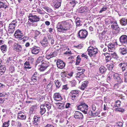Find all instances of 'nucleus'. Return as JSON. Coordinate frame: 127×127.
I'll use <instances>...</instances> for the list:
<instances>
[{
	"mask_svg": "<svg viewBox=\"0 0 127 127\" xmlns=\"http://www.w3.org/2000/svg\"><path fill=\"white\" fill-rule=\"evenodd\" d=\"M70 20H66L59 22L56 25L58 31L63 33H66L71 30L72 25Z\"/></svg>",
	"mask_w": 127,
	"mask_h": 127,
	"instance_id": "1",
	"label": "nucleus"
},
{
	"mask_svg": "<svg viewBox=\"0 0 127 127\" xmlns=\"http://www.w3.org/2000/svg\"><path fill=\"white\" fill-rule=\"evenodd\" d=\"M17 22L15 20H13L9 25L8 32L10 34L13 33L15 31V28L16 26Z\"/></svg>",
	"mask_w": 127,
	"mask_h": 127,
	"instance_id": "2",
	"label": "nucleus"
},
{
	"mask_svg": "<svg viewBox=\"0 0 127 127\" xmlns=\"http://www.w3.org/2000/svg\"><path fill=\"white\" fill-rule=\"evenodd\" d=\"M97 49L94 48L93 46H90L87 49L88 54L90 57L95 56L97 52Z\"/></svg>",
	"mask_w": 127,
	"mask_h": 127,
	"instance_id": "3",
	"label": "nucleus"
},
{
	"mask_svg": "<svg viewBox=\"0 0 127 127\" xmlns=\"http://www.w3.org/2000/svg\"><path fill=\"white\" fill-rule=\"evenodd\" d=\"M77 107L78 110L82 111L85 114H87L88 106L86 104L84 103H81Z\"/></svg>",
	"mask_w": 127,
	"mask_h": 127,
	"instance_id": "4",
	"label": "nucleus"
},
{
	"mask_svg": "<svg viewBox=\"0 0 127 127\" xmlns=\"http://www.w3.org/2000/svg\"><path fill=\"white\" fill-rule=\"evenodd\" d=\"M49 65V63L48 62L44 61L40 65H38V69L41 71H44L46 69Z\"/></svg>",
	"mask_w": 127,
	"mask_h": 127,
	"instance_id": "5",
	"label": "nucleus"
},
{
	"mask_svg": "<svg viewBox=\"0 0 127 127\" xmlns=\"http://www.w3.org/2000/svg\"><path fill=\"white\" fill-rule=\"evenodd\" d=\"M88 34V32L86 30H80L78 34V36L81 39H85Z\"/></svg>",
	"mask_w": 127,
	"mask_h": 127,
	"instance_id": "6",
	"label": "nucleus"
},
{
	"mask_svg": "<svg viewBox=\"0 0 127 127\" xmlns=\"http://www.w3.org/2000/svg\"><path fill=\"white\" fill-rule=\"evenodd\" d=\"M8 4L5 0H0V8L5 9L8 7Z\"/></svg>",
	"mask_w": 127,
	"mask_h": 127,
	"instance_id": "7",
	"label": "nucleus"
},
{
	"mask_svg": "<svg viewBox=\"0 0 127 127\" xmlns=\"http://www.w3.org/2000/svg\"><path fill=\"white\" fill-rule=\"evenodd\" d=\"M57 65L58 68L62 69L64 67L65 65V64L62 60H58L57 62Z\"/></svg>",
	"mask_w": 127,
	"mask_h": 127,
	"instance_id": "8",
	"label": "nucleus"
},
{
	"mask_svg": "<svg viewBox=\"0 0 127 127\" xmlns=\"http://www.w3.org/2000/svg\"><path fill=\"white\" fill-rule=\"evenodd\" d=\"M120 42L123 44H125L127 43V36L125 35H123L119 38Z\"/></svg>",
	"mask_w": 127,
	"mask_h": 127,
	"instance_id": "9",
	"label": "nucleus"
},
{
	"mask_svg": "<svg viewBox=\"0 0 127 127\" xmlns=\"http://www.w3.org/2000/svg\"><path fill=\"white\" fill-rule=\"evenodd\" d=\"M14 35L16 38H21L24 36V34L20 30H17L15 32Z\"/></svg>",
	"mask_w": 127,
	"mask_h": 127,
	"instance_id": "10",
	"label": "nucleus"
},
{
	"mask_svg": "<svg viewBox=\"0 0 127 127\" xmlns=\"http://www.w3.org/2000/svg\"><path fill=\"white\" fill-rule=\"evenodd\" d=\"M127 66V62L126 61L121 62L118 65V66L120 67L123 72L124 71L126 70V68Z\"/></svg>",
	"mask_w": 127,
	"mask_h": 127,
	"instance_id": "11",
	"label": "nucleus"
},
{
	"mask_svg": "<svg viewBox=\"0 0 127 127\" xmlns=\"http://www.w3.org/2000/svg\"><path fill=\"white\" fill-rule=\"evenodd\" d=\"M74 117L76 119L81 120L83 119V114L80 112L76 111L74 114Z\"/></svg>",
	"mask_w": 127,
	"mask_h": 127,
	"instance_id": "12",
	"label": "nucleus"
},
{
	"mask_svg": "<svg viewBox=\"0 0 127 127\" xmlns=\"http://www.w3.org/2000/svg\"><path fill=\"white\" fill-rule=\"evenodd\" d=\"M84 76L83 73H77L76 74L75 77L79 81V83L82 80Z\"/></svg>",
	"mask_w": 127,
	"mask_h": 127,
	"instance_id": "13",
	"label": "nucleus"
},
{
	"mask_svg": "<svg viewBox=\"0 0 127 127\" xmlns=\"http://www.w3.org/2000/svg\"><path fill=\"white\" fill-rule=\"evenodd\" d=\"M53 98L55 100L57 101H61L63 99L60 94L58 93H56L54 94Z\"/></svg>",
	"mask_w": 127,
	"mask_h": 127,
	"instance_id": "14",
	"label": "nucleus"
},
{
	"mask_svg": "<svg viewBox=\"0 0 127 127\" xmlns=\"http://www.w3.org/2000/svg\"><path fill=\"white\" fill-rule=\"evenodd\" d=\"M119 51L121 54L124 55L127 53V49L125 48L121 47L119 49Z\"/></svg>",
	"mask_w": 127,
	"mask_h": 127,
	"instance_id": "15",
	"label": "nucleus"
},
{
	"mask_svg": "<svg viewBox=\"0 0 127 127\" xmlns=\"http://www.w3.org/2000/svg\"><path fill=\"white\" fill-rule=\"evenodd\" d=\"M43 61V58L42 57H40L37 58L36 61L35 62V66L38 64V65H40Z\"/></svg>",
	"mask_w": 127,
	"mask_h": 127,
	"instance_id": "16",
	"label": "nucleus"
},
{
	"mask_svg": "<svg viewBox=\"0 0 127 127\" xmlns=\"http://www.w3.org/2000/svg\"><path fill=\"white\" fill-rule=\"evenodd\" d=\"M112 61V63H111L110 64H108L107 65V66L109 70H111L113 68L114 66V64L115 65L116 64L118 63V62H115L114 60Z\"/></svg>",
	"mask_w": 127,
	"mask_h": 127,
	"instance_id": "17",
	"label": "nucleus"
},
{
	"mask_svg": "<svg viewBox=\"0 0 127 127\" xmlns=\"http://www.w3.org/2000/svg\"><path fill=\"white\" fill-rule=\"evenodd\" d=\"M108 50L110 52H112L115 49V46L114 44L111 43L108 46Z\"/></svg>",
	"mask_w": 127,
	"mask_h": 127,
	"instance_id": "18",
	"label": "nucleus"
},
{
	"mask_svg": "<svg viewBox=\"0 0 127 127\" xmlns=\"http://www.w3.org/2000/svg\"><path fill=\"white\" fill-rule=\"evenodd\" d=\"M88 83V81H85L82 83L81 85L80 89L82 90H84L87 87V85Z\"/></svg>",
	"mask_w": 127,
	"mask_h": 127,
	"instance_id": "19",
	"label": "nucleus"
},
{
	"mask_svg": "<svg viewBox=\"0 0 127 127\" xmlns=\"http://www.w3.org/2000/svg\"><path fill=\"white\" fill-rule=\"evenodd\" d=\"M88 10V8L85 6H82L79 9V11L80 13H84L87 12Z\"/></svg>",
	"mask_w": 127,
	"mask_h": 127,
	"instance_id": "20",
	"label": "nucleus"
},
{
	"mask_svg": "<svg viewBox=\"0 0 127 127\" xmlns=\"http://www.w3.org/2000/svg\"><path fill=\"white\" fill-rule=\"evenodd\" d=\"M62 0H57L55 3H54V7L56 8H58L61 6V3Z\"/></svg>",
	"mask_w": 127,
	"mask_h": 127,
	"instance_id": "21",
	"label": "nucleus"
},
{
	"mask_svg": "<svg viewBox=\"0 0 127 127\" xmlns=\"http://www.w3.org/2000/svg\"><path fill=\"white\" fill-rule=\"evenodd\" d=\"M113 78L117 81L121 82V79L119 76V75L117 73L113 75Z\"/></svg>",
	"mask_w": 127,
	"mask_h": 127,
	"instance_id": "22",
	"label": "nucleus"
},
{
	"mask_svg": "<svg viewBox=\"0 0 127 127\" xmlns=\"http://www.w3.org/2000/svg\"><path fill=\"white\" fill-rule=\"evenodd\" d=\"M14 49L18 52H21L22 50V47L19 45L17 44L14 46Z\"/></svg>",
	"mask_w": 127,
	"mask_h": 127,
	"instance_id": "23",
	"label": "nucleus"
},
{
	"mask_svg": "<svg viewBox=\"0 0 127 127\" xmlns=\"http://www.w3.org/2000/svg\"><path fill=\"white\" fill-rule=\"evenodd\" d=\"M40 19L39 17L36 15H32V23L34 22H37Z\"/></svg>",
	"mask_w": 127,
	"mask_h": 127,
	"instance_id": "24",
	"label": "nucleus"
},
{
	"mask_svg": "<svg viewBox=\"0 0 127 127\" xmlns=\"http://www.w3.org/2000/svg\"><path fill=\"white\" fill-rule=\"evenodd\" d=\"M100 72L102 74H104L106 72V68L103 66H101L99 68Z\"/></svg>",
	"mask_w": 127,
	"mask_h": 127,
	"instance_id": "25",
	"label": "nucleus"
},
{
	"mask_svg": "<svg viewBox=\"0 0 127 127\" xmlns=\"http://www.w3.org/2000/svg\"><path fill=\"white\" fill-rule=\"evenodd\" d=\"M39 51V48L35 47L32 49V54H37Z\"/></svg>",
	"mask_w": 127,
	"mask_h": 127,
	"instance_id": "26",
	"label": "nucleus"
},
{
	"mask_svg": "<svg viewBox=\"0 0 127 127\" xmlns=\"http://www.w3.org/2000/svg\"><path fill=\"white\" fill-rule=\"evenodd\" d=\"M40 108V113L41 115H42L45 113L46 111V108L43 105H41Z\"/></svg>",
	"mask_w": 127,
	"mask_h": 127,
	"instance_id": "27",
	"label": "nucleus"
},
{
	"mask_svg": "<svg viewBox=\"0 0 127 127\" xmlns=\"http://www.w3.org/2000/svg\"><path fill=\"white\" fill-rule=\"evenodd\" d=\"M127 22V19L125 18H122L120 20V23L122 25L125 26Z\"/></svg>",
	"mask_w": 127,
	"mask_h": 127,
	"instance_id": "28",
	"label": "nucleus"
},
{
	"mask_svg": "<svg viewBox=\"0 0 127 127\" xmlns=\"http://www.w3.org/2000/svg\"><path fill=\"white\" fill-rule=\"evenodd\" d=\"M0 49L3 53H5L7 51V46L5 45H2L1 46Z\"/></svg>",
	"mask_w": 127,
	"mask_h": 127,
	"instance_id": "29",
	"label": "nucleus"
},
{
	"mask_svg": "<svg viewBox=\"0 0 127 127\" xmlns=\"http://www.w3.org/2000/svg\"><path fill=\"white\" fill-rule=\"evenodd\" d=\"M38 117L36 116H34L33 118L34 121H33V124L35 125H37L38 124Z\"/></svg>",
	"mask_w": 127,
	"mask_h": 127,
	"instance_id": "30",
	"label": "nucleus"
},
{
	"mask_svg": "<svg viewBox=\"0 0 127 127\" xmlns=\"http://www.w3.org/2000/svg\"><path fill=\"white\" fill-rule=\"evenodd\" d=\"M123 123L120 122H116L114 126V127H123Z\"/></svg>",
	"mask_w": 127,
	"mask_h": 127,
	"instance_id": "31",
	"label": "nucleus"
},
{
	"mask_svg": "<svg viewBox=\"0 0 127 127\" xmlns=\"http://www.w3.org/2000/svg\"><path fill=\"white\" fill-rule=\"evenodd\" d=\"M55 83L56 87L57 88H59L61 85V83L58 80H55Z\"/></svg>",
	"mask_w": 127,
	"mask_h": 127,
	"instance_id": "32",
	"label": "nucleus"
},
{
	"mask_svg": "<svg viewBox=\"0 0 127 127\" xmlns=\"http://www.w3.org/2000/svg\"><path fill=\"white\" fill-rule=\"evenodd\" d=\"M111 55L112 57L113 58L115 59V60H117L119 58L118 55L115 52H114L113 53H111Z\"/></svg>",
	"mask_w": 127,
	"mask_h": 127,
	"instance_id": "33",
	"label": "nucleus"
},
{
	"mask_svg": "<svg viewBox=\"0 0 127 127\" xmlns=\"http://www.w3.org/2000/svg\"><path fill=\"white\" fill-rule=\"evenodd\" d=\"M38 74L37 73L35 72L32 76V81H34V80H36L38 78Z\"/></svg>",
	"mask_w": 127,
	"mask_h": 127,
	"instance_id": "34",
	"label": "nucleus"
},
{
	"mask_svg": "<svg viewBox=\"0 0 127 127\" xmlns=\"http://www.w3.org/2000/svg\"><path fill=\"white\" fill-rule=\"evenodd\" d=\"M111 27L112 29L115 30H117L118 28H119L117 23H115L114 25H111Z\"/></svg>",
	"mask_w": 127,
	"mask_h": 127,
	"instance_id": "35",
	"label": "nucleus"
},
{
	"mask_svg": "<svg viewBox=\"0 0 127 127\" xmlns=\"http://www.w3.org/2000/svg\"><path fill=\"white\" fill-rule=\"evenodd\" d=\"M32 17V14H30L29 16V19L28 20V22L27 23V26L29 27V26L31 24V23L29 22V21L32 22V18H31Z\"/></svg>",
	"mask_w": 127,
	"mask_h": 127,
	"instance_id": "36",
	"label": "nucleus"
},
{
	"mask_svg": "<svg viewBox=\"0 0 127 127\" xmlns=\"http://www.w3.org/2000/svg\"><path fill=\"white\" fill-rule=\"evenodd\" d=\"M43 105H44L46 109L47 108L48 110L51 108V105L49 103L44 104Z\"/></svg>",
	"mask_w": 127,
	"mask_h": 127,
	"instance_id": "37",
	"label": "nucleus"
},
{
	"mask_svg": "<svg viewBox=\"0 0 127 127\" xmlns=\"http://www.w3.org/2000/svg\"><path fill=\"white\" fill-rule=\"evenodd\" d=\"M1 68H2L0 69V74L1 75L3 74L5 72L6 70V67L4 66L2 67Z\"/></svg>",
	"mask_w": 127,
	"mask_h": 127,
	"instance_id": "38",
	"label": "nucleus"
},
{
	"mask_svg": "<svg viewBox=\"0 0 127 127\" xmlns=\"http://www.w3.org/2000/svg\"><path fill=\"white\" fill-rule=\"evenodd\" d=\"M76 70L78 71L77 73H83L85 71V70L82 67H78Z\"/></svg>",
	"mask_w": 127,
	"mask_h": 127,
	"instance_id": "39",
	"label": "nucleus"
},
{
	"mask_svg": "<svg viewBox=\"0 0 127 127\" xmlns=\"http://www.w3.org/2000/svg\"><path fill=\"white\" fill-rule=\"evenodd\" d=\"M61 76L62 77V78H64L67 77L69 78L68 76H67V75L66 73L64 71L62 72L61 73Z\"/></svg>",
	"mask_w": 127,
	"mask_h": 127,
	"instance_id": "40",
	"label": "nucleus"
},
{
	"mask_svg": "<svg viewBox=\"0 0 127 127\" xmlns=\"http://www.w3.org/2000/svg\"><path fill=\"white\" fill-rule=\"evenodd\" d=\"M114 105V106L115 107H119L121 105V101L119 100L116 101Z\"/></svg>",
	"mask_w": 127,
	"mask_h": 127,
	"instance_id": "41",
	"label": "nucleus"
},
{
	"mask_svg": "<svg viewBox=\"0 0 127 127\" xmlns=\"http://www.w3.org/2000/svg\"><path fill=\"white\" fill-rule=\"evenodd\" d=\"M79 92V91L77 90H73L71 91L70 93L76 95Z\"/></svg>",
	"mask_w": 127,
	"mask_h": 127,
	"instance_id": "42",
	"label": "nucleus"
},
{
	"mask_svg": "<svg viewBox=\"0 0 127 127\" xmlns=\"http://www.w3.org/2000/svg\"><path fill=\"white\" fill-rule=\"evenodd\" d=\"M26 118V116L24 114L21 115H18V118L22 120L25 119Z\"/></svg>",
	"mask_w": 127,
	"mask_h": 127,
	"instance_id": "43",
	"label": "nucleus"
},
{
	"mask_svg": "<svg viewBox=\"0 0 127 127\" xmlns=\"http://www.w3.org/2000/svg\"><path fill=\"white\" fill-rule=\"evenodd\" d=\"M45 10L48 13H50L52 12V10L50 8L47 7H45L44 8Z\"/></svg>",
	"mask_w": 127,
	"mask_h": 127,
	"instance_id": "44",
	"label": "nucleus"
},
{
	"mask_svg": "<svg viewBox=\"0 0 127 127\" xmlns=\"http://www.w3.org/2000/svg\"><path fill=\"white\" fill-rule=\"evenodd\" d=\"M9 121H8L7 122H4L2 126L3 127H7L9 125Z\"/></svg>",
	"mask_w": 127,
	"mask_h": 127,
	"instance_id": "45",
	"label": "nucleus"
},
{
	"mask_svg": "<svg viewBox=\"0 0 127 127\" xmlns=\"http://www.w3.org/2000/svg\"><path fill=\"white\" fill-rule=\"evenodd\" d=\"M115 110L116 111H118L121 112H123L125 111L123 109L119 108H115Z\"/></svg>",
	"mask_w": 127,
	"mask_h": 127,
	"instance_id": "46",
	"label": "nucleus"
},
{
	"mask_svg": "<svg viewBox=\"0 0 127 127\" xmlns=\"http://www.w3.org/2000/svg\"><path fill=\"white\" fill-rule=\"evenodd\" d=\"M40 43L42 46L44 47H45L48 45V43H47V42L42 41Z\"/></svg>",
	"mask_w": 127,
	"mask_h": 127,
	"instance_id": "47",
	"label": "nucleus"
},
{
	"mask_svg": "<svg viewBox=\"0 0 127 127\" xmlns=\"http://www.w3.org/2000/svg\"><path fill=\"white\" fill-rule=\"evenodd\" d=\"M58 108L60 109H63L64 108V105L63 104H59L58 105Z\"/></svg>",
	"mask_w": 127,
	"mask_h": 127,
	"instance_id": "48",
	"label": "nucleus"
},
{
	"mask_svg": "<svg viewBox=\"0 0 127 127\" xmlns=\"http://www.w3.org/2000/svg\"><path fill=\"white\" fill-rule=\"evenodd\" d=\"M49 55L51 58L53 57H56L57 55L56 53L55 52L51 53Z\"/></svg>",
	"mask_w": 127,
	"mask_h": 127,
	"instance_id": "49",
	"label": "nucleus"
},
{
	"mask_svg": "<svg viewBox=\"0 0 127 127\" xmlns=\"http://www.w3.org/2000/svg\"><path fill=\"white\" fill-rule=\"evenodd\" d=\"M35 10H32V12H36V11H37L39 13L42 14H43L42 12L40 9H35Z\"/></svg>",
	"mask_w": 127,
	"mask_h": 127,
	"instance_id": "50",
	"label": "nucleus"
},
{
	"mask_svg": "<svg viewBox=\"0 0 127 127\" xmlns=\"http://www.w3.org/2000/svg\"><path fill=\"white\" fill-rule=\"evenodd\" d=\"M16 127H22V125L21 123L19 121L17 122H16Z\"/></svg>",
	"mask_w": 127,
	"mask_h": 127,
	"instance_id": "51",
	"label": "nucleus"
},
{
	"mask_svg": "<svg viewBox=\"0 0 127 127\" xmlns=\"http://www.w3.org/2000/svg\"><path fill=\"white\" fill-rule=\"evenodd\" d=\"M125 81L127 82V72H126L124 74Z\"/></svg>",
	"mask_w": 127,
	"mask_h": 127,
	"instance_id": "52",
	"label": "nucleus"
},
{
	"mask_svg": "<svg viewBox=\"0 0 127 127\" xmlns=\"http://www.w3.org/2000/svg\"><path fill=\"white\" fill-rule=\"evenodd\" d=\"M34 33L35 35L34 38L35 39H36V37L37 36V35L39 34L40 33L38 31H35Z\"/></svg>",
	"mask_w": 127,
	"mask_h": 127,
	"instance_id": "53",
	"label": "nucleus"
},
{
	"mask_svg": "<svg viewBox=\"0 0 127 127\" xmlns=\"http://www.w3.org/2000/svg\"><path fill=\"white\" fill-rule=\"evenodd\" d=\"M69 95L71 97L72 99L73 100L74 99L76 98V96L75 95H73L72 94H71L70 93L69 94Z\"/></svg>",
	"mask_w": 127,
	"mask_h": 127,
	"instance_id": "54",
	"label": "nucleus"
},
{
	"mask_svg": "<svg viewBox=\"0 0 127 127\" xmlns=\"http://www.w3.org/2000/svg\"><path fill=\"white\" fill-rule=\"evenodd\" d=\"M71 85L72 87H74L76 85V82L75 80L71 81Z\"/></svg>",
	"mask_w": 127,
	"mask_h": 127,
	"instance_id": "55",
	"label": "nucleus"
},
{
	"mask_svg": "<svg viewBox=\"0 0 127 127\" xmlns=\"http://www.w3.org/2000/svg\"><path fill=\"white\" fill-rule=\"evenodd\" d=\"M70 1L69 3L71 4L75 5L76 3L75 0H68Z\"/></svg>",
	"mask_w": 127,
	"mask_h": 127,
	"instance_id": "56",
	"label": "nucleus"
},
{
	"mask_svg": "<svg viewBox=\"0 0 127 127\" xmlns=\"http://www.w3.org/2000/svg\"><path fill=\"white\" fill-rule=\"evenodd\" d=\"M110 23L111 25H114L115 23H117L116 21L113 20H110Z\"/></svg>",
	"mask_w": 127,
	"mask_h": 127,
	"instance_id": "57",
	"label": "nucleus"
},
{
	"mask_svg": "<svg viewBox=\"0 0 127 127\" xmlns=\"http://www.w3.org/2000/svg\"><path fill=\"white\" fill-rule=\"evenodd\" d=\"M48 40H50L53 39V36L52 35L50 34H48L47 35Z\"/></svg>",
	"mask_w": 127,
	"mask_h": 127,
	"instance_id": "58",
	"label": "nucleus"
},
{
	"mask_svg": "<svg viewBox=\"0 0 127 127\" xmlns=\"http://www.w3.org/2000/svg\"><path fill=\"white\" fill-rule=\"evenodd\" d=\"M76 25L77 26H80V20L76 19Z\"/></svg>",
	"mask_w": 127,
	"mask_h": 127,
	"instance_id": "59",
	"label": "nucleus"
},
{
	"mask_svg": "<svg viewBox=\"0 0 127 127\" xmlns=\"http://www.w3.org/2000/svg\"><path fill=\"white\" fill-rule=\"evenodd\" d=\"M97 35H98L97 36L100 39H101L103 38V35H102V34L100 33L98 34H97Z\"/></svg>",
	"mask_w": 127,
	"mask_h": 127,
	"instance_id": "60",
	"label": "nucleus"
},
{
	"mask_svg": "<svg viewBox=\"0 0 127 127\" xmlns=\"http://www.w3.org/2000/svg\"><path fill=\"white\" fill-rule=\"evenodd\" d=\"M0 97H1L2 96H8V95L7 94H2L1 93H0Z\"/></svg>",
	"mask_w": 127,
	"mask_h": 127,
	"instance_id": "61",
	"label": "nucleus"
},
{
	"mask_svg": "<svg viewBox=\"0 0 127 127\" xmlns=\"http://www.w3.org/2000/svg\"><path fill=\"white\" fill-rule=\"evenodd\" d=\"M71 54V51H66L64 53V54L68 55H70Z\"/></svg>",
	"mask_w": 127,
	"mask_h": 127,
	"instance_id": "62",
	"label": "nucleus"
},
{
	"mask_svg": "<svg viewBox=\"0 0 127 127\" xmlns=\"http://www.w3.org/2000/svg\"><path fill=\"white\" fill-rule=\"evenodd\" d=\"M99 114V112L98 111H96L95 113H93V116L95 117L98 114Z\"/></svg>",
	"mask_w": 127,
	"mask_h": 127,
	"instance_id": "63",
	"label": "nucleus"
},
{
	"mask_svg": "<svg viewBox=\"0 0 127 127\" xmlns=\"http://www.w3.org/2000/svg\"><path fill=\"white\" fill-rule=\"evenodd\" d=\"M107 62L109 61L111 59V57L110 56H108V57L105 58Z\"/></svg>",
	"mask_w": 127,
	"mask_h": 127,
	"instance_id": "64",
	"label": "nucleus"
}]
</instances>
